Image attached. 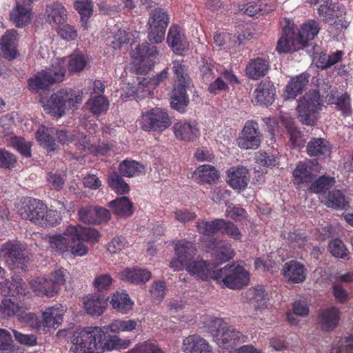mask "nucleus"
<instances>
[{"instance_id":"1","label":"nucleus","mask_w":353,"mask_h":353,"mask_svg":"<svg viewBox=\"0 0 353 353\" xmlns=\"http://www.w3.org/2000/svg\"><path fill=\"white\" fill-rule=\"evenodd\" d=\"M99 326H90L74 331L71 336L68 353H103L114 350H124L131 345V341L118 336H108Z\"/></svg>"},{"instance_id":"2","label":"nucleus","mask_w":353,"mask_h":353,"mask_svg":"<svg viewBox=\"0 0 353 353\" xmlns=\"http://www.w3.org/2000/svg\"><path fill=\"white\" fill-rule=\"evenodd\" d=\"M99 237V232L94 228L79 225H68L62 234L49 236L48 243L50 248L54 252L81 257L88 253V248L83 242L95 243Z\"/></svg>"},{"instance_id":"3","label":"nucleus","mask_w":353,"mask_h":353,"mask_svg":"<svg viewBox=\"0 0 353 353\" xmlns=\"http://www.w3.org/2000/svg\"><path fill=\"white\" fill-rule=\"evenodd\" d=\"M82 101V93L72 89L59 90L49 98H41L40 100L44 110L57 117H61L68 110L76 109Z\"/></svg>"},{"instance_id":"4","label":"nucleus","mask_w":353,"mask_h":353,"mask_svg":"<svg viewBox=\"0 0 353 353\" xmlns=\"http://www.w3.org/2000/svg\"><path fill=\"white\" fill-rule=\"evenodd\" d=\"M172 64L175 79L170 97V105L175 110L184 112L189 103L187 90L192 88V84L185 65L178 60L173 61Z\"/></svg>"},{"instance_id":"5","label":"nucleus","mask_w":353,"mask_h":353,"mask_svg":"<svg viewBox=\"0 0 353 353\" xmlns=\"http://www.w3.org/2000/svg\"><path fill=\"white\" fill-rule=\"evenodd\" d=\"M206 329L210 332L214 341L223 348H233L238 343L245 341L243 334L228 325L223 319L209 317L205 322Z\"/></svg>"},{"instance_id":"6","label":"nucleus","mask_w":353,"mask_h":353,"mask_svg":"<svg viewBox=\"0 0 353 353\" xmlns=\"http://www.w3.org/2000/svg\"><path fill=\"white\" fill-rule=\"evenodd\" d=\"M66 58H57L50 67L37 73L28 79V88L34 92L47 90L53 83L63 81Z\"/></svg>"},{"instance_id":"7","label":"nucleus","mask_w":353,"mask_h":353,"mask_svg":"<svg viewBox=\"0 0 353 353\" xmlns=\"http://www.w3.org/2000/svg\"><path fill=\"white\" fill-rule=\"evenodd\" d=\"M66 270L58 268L42 278L30 281L32 292L39 296L53 297L58 294L60 287L65 283Z\"/></svg>"},{"instance_id":"8","label":"nucleus","mask_w":353,"mask_h":353,"mask_svg":"<svg viewBox=\"0 0 353 353\" xmlns=\"http://www.w3.org/2000/svg\"><path fill=\"white\" fill-rule=\"evenodd\" d=\"M322 106L323 100L319 91L305 93L298 101L296 112L299 121L304 125H314L317 121V114Z\"/></svg>"},{"instance_id":"9","label":"nucleus","mask_w":353,"mask_h":353,"mask_svg":"<svg viewBox=\"0 0 353 353\" xmlns=\"http://www.w3.org/2000/svg\"><path fill=\"white\" fill-rule=\"evenodd\" d=\"M215 281L223 288L237 290L248 284L250 274L241 265H226L223 268L217 270Z\"/></svg>"},{"instance_id":"10","label":"nucleus","mask_w":353,"mask_h":353,"mask_svg":"<svg viewBox=\"0 0 353 353\" xmlns=\"http://www.w3.org/2000/svg\"><path fill=\"white\" fill-rule=\"evenodd\" d=\"M138 123L145 132H163L171 125L172 121L166 110L157 108L143 112Z\"/></svg>"},{"instance_id":"11","label":"nucleus","mask_w":353,"mask_h":353,"mask_svg":"<svg viewBox=\"0 0 353 353\" xmlns=\"http://www.w3.org/2000/svg\"><path fill=\"white\" fill-rule=\"evenodd\" d=\"M318 11L323 21L333 25L337 30L345 29L349 25L345 17V8L333 0H325Z\"/></svg>"},{"instance_id":"12","label":"nucleus","mask_w":353,"mask_h":353,"mask_svg":"<svg viewBox=\"0 0 353 353\" xmlns=\"http://www.w3.org/2000/svg\"><path fill=\"white\" fill-rule=\"evenodd\" d=\"M16 208L22 219L43 225L46 205L41 201L30 198L22 199L17 203Z\"/></svg>"},{"instance_id":"13","label":"nucleus","mask_w":353,"mask_h":353,"mask_svg":"<svg viewBox=\"0 0 353 353\" xmlns=\"http://www.w3.org/2000/svg\"><path fill=\"white\" fill-rule=\"evenodd\" d=\"M0 256L11 268L23 269L25 263L28 261L25 245L18 241H8L3 244Z\"/></svg>"},{"instance_id":"14","label":"nucleus","mask_w":353,"mask_h":353,"mask_svg":"<svg viewBox=\"0 0 353 353\" xmlns=\"http://www.w3.org/2000/svg\"><path fill=\"white\" fill-rule=\"evenodd\" d=\"M281 35L278 40L276 50L279 53H292L303 48L296 32V25L290 21H285Z\"/></svg>"},{"instance_id":"15","label":"nucleus","mask_w":353,"mask_h":353,"mask_svg":"<svg viewBox=\"0 0 353 353\" xmlns=\"http://www.w3.org/2000/svg\"><path fill=\"white\" fill-rule=\"evenodd\" d=\"M168 22V15L162 9H156L150 14L148 21V34L152 43H159L164 39Z\"/></svg>"},{"instance_id":"16","label":"nucleus","mask_w":353,"mask_h":353,"mask_svg":"<svg viewBox=\"0 0 353 353\" xmlns=\"http://www.w3.org/2000/svg\"><path fill=\"white\" fill-rule=\"evenodd\" d=\"M174 251L176 258L170 262V267L174 271H180L193 260L196 250L192 242L180 240L175 243Z\"/></svg>"},{"instance_id":"17","label":"nucleus","mask_w":353,"mask_h":353,"mask_svg":"<svg viewBox=\"0 0 353 353\" xmlns=\"http://www.w3.org/2000/svg\"><path fill=\"white\" fill-rule=\"evenodd\" d=\"M65 308L61 304L48 307L42 312L41 320L38 321L34 327L43 332L57 328L63 321Z\"/></svg>"},{"instance_id":"18","label":"nucleus","mask_w":353,"mask_h":353,"mask_svg":"<svg viewBox=\"0 0 353 353\" xmlns=\"http://www.w3.org/2000/svg\"><path fill=\"white\" fill-rule=\"evenodd\" d=\"M261 143L260 132L258 124L252 121L245 123L237 139V144L242 149H256Z\"/></svg>"},{"instance_id":"19","label":"nucleus","mask_w":353,"mask_h":353,"mask_svg":"<svg viewBox=\"0 0 353 353\" xmlns=\"http://www.w3.org/2000/svg\"><path fill=\"white\" fill-rule=\"evenodd\" d=\"M185 267L190 274L202 280L213 279L215 281V275L218 269L213 264L206 261L202 259L192 260Z\"/></svg>"},{"instance_id":"20","label":"nucleus","mask_w":353,"mask_h":353,"mask_svg":"<svg viewBox=\"0 0 353 353\" xmlns=\"http://www.w3.org/2000/svg\"><path fill=\"white\" fill-rule=\"evenodd\" d=\"M245 297L252 305L256 314L268 309L270 303L267 292L262 285L249 288L245 292Z\"/></svg>"},{"instance_id":"21","label":"nucleus","mask_w":353,"mask_h":353,"mask_svg":"<svg viewBox=\"0 0 353 353\" xmlns=\"http://www.w3.org/2000/svg\"><path fill=\"white\" fill-rule=\"evenodd\" d=\"M44 17L52 28L58 29L67 21L68 12L61 3L52 2L46 5Z\"/></svg>"},{"instance_id":"22","label":"nucleus","mask_w":353,"mask_h":353,"mask_svg":"<svg viewBox=\"0 0 353 353\" xmlns=\"http://www.w3.org/2000/svg\"><path fill=\"white\" fill-rule=\"evenodd\" d=\"M172 129L176 138L182 141H193L200 134L199 128L195 121L181 120L174 124Z\"/></svg>"},{"instance_id":"23","label":"nucleus","mask_w":353,"mask_h":353,"mask_svg":"<svg viewBox=\"0 0 353 353\" xmlns=\"http://www.w3.org/2000/svg\"><path fill=\"white\" fill-rule=\"evenodd\" d=\"M182 350L184 353H212L213 352L209 343L196 334L190 335L183 339Z\"/></svg>"},{"instance_id":"24","label":"nucleus","mask_w":353,"mask_h":353,"mask_svg":"<svg viewBox=\"0 0 353 353\" xmlns=\"http://www.w3.org/2000/svg\"><path fill=\"white\" fill-rule=\"evenodd\" d=\"M28 293L26 285L19 276H13L11 281L0 282V294L3 296H26Z\"/></svg>"},{"instance_id":"25","label":"nucleus","mask_w":353,"mask_h":353,"mask_svg":"<svg viewBox=\"0 0 353 353\" xmlns=\"http://www.w3.org/2000/svg\"><path fill=\"white\" fill-rule=\"evenodd\" d=\"M112 34V37H109L108 39L110 40V45L114 50L120 49L128 43L132 44L139 38V32L130 28H115Z\"/></svg>"},{"instance_id":"26","label":"nucleus","mask_w":353,"mask_h":353,"mask_svg":"<svg viewBox=\"0 0 353 353\" xmlns=\"http://www.w3.org/2000/svg\"><path fill=\"white\" fill-rule=\"evenodd\" d=\"M228 183L234 190H244L248 185L250 176L248 170L243 166L232 167L228 170Z\"/></svg>"},{"instance_id":"27","label":"nucleus","mask_w":353,"mask_h":353,"mask_svg":"<svg viewBox=\"0 0 353 353\" xmlns=\"http://www.w3.org/2000/svg\"><path fill=\"white\" fill-rule=\"evenodd\" d=\"M282 271L284 278L294 283H302L306 279V268L302 263L294 260L285 263Z\"/></svg>"},{"instance_id":"28","label":"nucleus","mask_w":353,"mask_h":353,"mask_svg":"<svg viewBox=\"0 0 353 353\" xmlns=\"http://www.w3.org/2000/svg\"><path fill=\"white\" fill-rule=\"evenodd\" d=\"M340 312L335 307L326 308L319 312L317 317V324L324 331H332L339 324Z\"/></svg>"},{"instance_id":"29","label":"nucleus","mask_w":353,"mask_h":353,"mask_svg":"<svg viewBox=\"0 0 353 353\" xmlns=\"http://www.w3.org/2000/svg\"><path fill=\"white\" fill-rule=\"evenodd\" d=\"M167 42L173 52L177 54L181 55L188 50V41L178 26H172L169 29L167 37Z\"/></svg>"},{"instance_id":"30","label":"nucleus","mask_w":353,"mask_h":353,"mask_svg":"<svg viewBox=\"0 0 353 353\" xmlns=\"http://www.w3.org/2000/svg\"><path fill=\"white\" fill-rule=\"evenodd\" d=\"M17 41L18 34L14 30H8L1 37L0 48L4 58L8 60H13L17 57Z\"/></svg>"},{"instance_id":"31","label":"nucleus","mask_w":353,"mask_h":353,"mask_svg":"<svg viewBox=\"0 0 353 353\" xmlns=\"http://www.w3.org/2000/svg\"><path fill=\"white\" fill-rule=\"evenodd\" d=\"M316 167L314 170L318 172L319 168L316 161H309L305 162H300L297 164L293 172L294 181L296 184L311 182L314 178L312 173V166Z\"/></svg>"},{"instance_id":"32","label":"nucleus","mask_w":353,"mask_h":353,"mask_svg":"<svg viewBox=\"0 0 353 353\" xmlns=\"http://www.w3.org/2000/svg\"><path fill=\"white\" fill-rule=\"evenodd\" d=\"M83 308L85 312L92 316H99L106 308V303L97 294H89L83 299Z\"/></svg>"},{"instance_id":"33","label":"nucleus","mask_w":353,"mask_h":353,"mask_svg":"<svg viewBox=\"0 0 353 353\" xmlns=\"http://www.w3.org/2000/svg\"><path fill=\"white\" fill-rule=\"evenodd\" d=\"M321 200L327 207L336 210H344L349 205V201L339 190L324 192L321 196Z\"/></svg>"},{"instance_id":"34","label":"nucleus","mask_w":353,"mask_h":353,"mask_svg":"<svg viewBox=\"0 0 353 353\" xmlns=\"http://www.w3.org/2000/svg\"><path fill=\"white\" fill-rule=\"evenodd\" d=\"M279 118L290 135V139L292 146L294 148L303 147L305 141L301 132L299 131L295 126L294 119L288 113H282Z\"/></svg>"},{"instance_id":"35","label":"nucleus","mask_w":353,"mask_h":353,"mask_svg":"<svg viewBox=\"0 0 353 353\" xmlns=\"http://www.w3.org/2000/svg\"><path fill=\"white\" fill-rule=\"evenodd\" d=\"M140 325L134 319H115L109 325L99 327L104 332L119 334L121 332H132L137 330Z\"/></svg>"},{"instance_id":"36","label":"nucleus","mask_w":353,"mask_h":353,"mask_svg":"<svg viewBox=\"0 0 353 353\" xmlns=\"http://www.w3.org/2000/svg\"><path fill=\"white\" fill-rule=\"evenodd\" d=\"M275 94L276 88L270 81L260 83L254 90L255 99L261 104H272L274 101Z\"/></svg>"},{"instance_id":"37","label":"nucleus","mask_w":353,"mask_h":353,"mask_svg":"<svg viewBox=\"0 0 353 353\" xmlns=\"http://www.w3.org/2000/svg\"><path fill=\"white\" fill-rule=\"evenodd\" d=\"M215 167L204 164L199 166L192 173V178L198 183H211L219 179Z\"/></svg>"},{"instance_id":"38","label":"nucleus","mask_w":353,"mask_h":353,"mask_svg":"<svg viewBox=\"0 0 353 353\" xmlns=\"http://www.w3.org/2000/svg\"><path fill=\"white\" fill-rule=\"evenodd\" d=\"M269 68L270 65L266 59L256 58L249 61L245 73L250 79L257 80L266 74Z\"/></svg>"},{"instance_id":"39","label":"nucleus","mask_w":353,"mask_h":353,"mask_svg":"<svg viewBox=\"0 0 353 353\" xmlns=\"http://www.w3.org/2000/svg\"><path fill=\"white\" fill-rule=\"evenodd\" d=\"M110 303L114 310L123 314L128 313L134 305V302L125 292H116L112 294Z\"/></svg>"},{"instance_id":"40","label":"nucleus","mask_w":353,"mask_h":353,"mask_svg":"<svg viewBox=\"0 0 353 353\" xmlns=\"http://www.w3.org/2000/svg\"><path fill=\"white\" fill-rule=\"evenodd\" d=\"M119 278L123 281L140 284L151 278V273L147 270L140 268H126L119 274Z\"/></svg>"},{"instance_id":"41","label":"nucleus","mask_w":353,"mask_h":353,"mask_svg":"<svg viewBox=\"0 0 353 353\" xmlns=\"http://www.w3.org/2000/svg\"><path fill=\"white\" fill-rule=\"evenodd\" d=\"M308 82V77L305 74H301L292 79L286 85L284 97L286 99H295L305 88Z\"/></svg>"},{"instance_id":"42","label":"nucleus","mask_w":353,"mask_h":353,"mask_svg":"<svg viewBox=\"0 0 353 353\" xmlns=\"http://www.w3.org/2000/svg\"><path fill=\"white\" fill-rule=\"evenodd\" d=\"M245 37L232 34L227 32H216L214 36V43L219 47H223L225 50H230L240 45Z\"/></svg>"},{"instance_id":"43","label":"nucleus","mask_w":353,"mask_h":353,"mask_svg":"<svg viewBox=\"0 0 353 353\" xmlns=\"http://www.w3.org/2000/svg\"><path fill=\"white\" fill-rule=\"evenodd\" d=\"M31 8L30 6L17 3L10 12V19L19 28L28 24L31 20Z\"/></svg>"},{"instance_id":"44","label":"nucleus","mask_w":353,"mask_h":353,"mask_svg":"<svg viewBox=\"0 0 353 353\" xmlns=\"http://www.w3.org/2000/svg\"><path fill=\"white\" fill-rule=\"evenodd\" d=\"M307 152L310 156L327 157L330 154L331 146L327 141L315 138L307 143Z\"/></svg>"},{"instance_id":"45","label":"nucleus","mask_w":353,"mask_h":353,"mask_svg":"<svg viewBox=\"0 0 353 353\" xmlns=\"http://www.w3.org/2000/svg\"><path fill=\"white\" fill-rule=\"evenodd\" d=\"M319 30V24L314 20H309L301 26L296 33L301 41H303V48L310 41L314 39Z\"/></svg>"},{"instance_id":"46","label":"nucleus","mask_w":353,"mask_h":353,"mask_svg":"<svg viewBox=\"0 0 353 353\" xmlns=\"http://www.w3.org/2000/svg\"><path fill=\"white\" fill-rule=\"evenodd\" d=\"M212 253V256L214 258L218 263H222L228 261L234 256V250L230 246L224 245L221 241H214L210 245Z\"/></svg>"},{"instance_id":"47","label":"nucleus","mask_w":353,"mask_h":353,"mask_svg":"<svg viewBox=\"0 0 353 353\" xmlns=\"http://www.w3.org/2000/svg\"><path fill=\"white\" fill-rule=\"evenodd\" d=\"M54 132L55 130L53 128L41 125L36 133L37 140L49 151H54L56 149L55 141L52 137Z\"/></svg>"},{"instance_id":"48","label":"nucleus","mask_w":353,"mask_h":353,"mask_svg":"<svg viewBox=\"0 0 353 353\" xmlns=\"http://www.w3.org/2000/svg\"><path fill=\"white\" fill-rule=\"evenodd\" d=\"M120 173L125 177H134L145 172L143 165L134 160H124L119 165Z\"/></svg>"},{"instance_id":"49","label":"nucleus","mask_w":353,"mask_h":353,"mask_svg":"<svg viewBox=\"0 0 353 353\" xmlns=\"http://www.w3.org/2000/svg\"><path fill=\"white\" fill-rule=\"evenodd\" d=\"M86 106L93 114L99 116L108 111L109 101L101 94L91 96L86 103Z\"/></svg>"},{"instance_id":"50","label":"nucleus","mask_w":353,"mask_h":353,"mask_svg":"<svg viewBox=\"0 0 353 353\" xmlns=\"http://www.w3.org/2000/svg\"><path fill=\"white\" fill-rule=\"evenodd\" d=\"M157 53V51L155 46L148 48L145 45H139L132 51V57L134 60L135 64L145 65L148 63L149 57L154 56Z\"/></svg>"},{"instance_id":"51","label":"nucleus","mask_w":353,"mask_h":353,"mask_svg":"<svg viewBox=\"0 0 353 353\" xmlns=\"http://www.w3.org/2000/svg\"><path fill=\"white\" fill-rule=\"evenodd\" d=\"M223 224H225L224 219H214L212 221L202 220L196 222V228L200 234L204 236H211L221 232Z\"/></svg>"},{"instance_id":"52","label":"nucleus","mask_w":353,"mask_h":353,"mask_svg":"<svg viewBox=\"0 0 353 353\" xmlns=\"http://www.w3.org/2000/svg\"><path fill=\"white\" fill-rule=\"evenodd\" d=\"M110 206L119 216H130L133 212L132 203L125 196L111 201Z\"/></svg>"},{"instance_id":"53","label":"nucleus","mask_w":353,"mask_h":353,"mask_svg":"<svg viewBox=\"0 0 353 353\" xmlns=\"http://www.w3.org/2000/svg\"><path fill=\"white\" fill-rule=\"evenodd\" d=\"M88 62L86 57L81 52H74L68 57V70L74 73L82 71Z\"/></svg>"},{"instance_id":"54","label":"nucleus","mask_w":353,"mask_h":353,"mask_svg":"<svg viewBox=\"0 0 353 353\" xmlns=\"http://www.w3.org/2000/svg\"><path fill=\"white\" fill-rule=\"evenodd\" d=\"M74 7L81 15L82 26L85 29H88V19L92 14L93 6L92 2L90 0H76Z\"/></svg>"},{"instance_id":"55","label":"nucleus","mask_w":353,"mask_h":353,"mask_svg":"<svg viewBox=\"0 0 353 353\" xmlns=\"http://www.w3.org/2000/svg\"><path fill=\"white\" fill-rule=\"evenodd\" d=\"M108 186L117 194H124L129 192L127 183L116 172L111 173L108 179Z\"/></svg>"},{"instance_id":"56","label":"nucleus","mask_w":353,"mask_h":353,"mask_svg":"<svg viewBox=\"0 0 353 353\" xmlns=\"http://www.w3.org/2000/svg\"><path fill=\"white\" fill-rule=\"evenodd\" d=\"M334 183V178L322 176L312 183L310 190L312 192L321 194L322 195L324 192H327L326 190L333 186Z\"/></svg>"},{"instance_id":"57","label":"nucleus","mask_w":353,"mask_h":353,"mask_svg":"<svg viewBox=\"0 0 353 353\" xmlns=\"http://www.w3.org/2000/svg\"><path fill=\"white\" fill-rule=\"evenodd\" d=\"M56 135L57 139L60 143L63 145H68L69 143H74L79 150H81L79 148L80 143H83L84 139H86V136L83 134H73L72 136L69 137L67 132L64 130L57 131Z\"/></svg>"},{"instance_id":"58","label":"nucleus","mask_w":353,"mask_h":353,"mask_svg":"<svg viewBox=\"0 0 353 353\" xmlns=\"http://www.w3.org/2000/svg\"><path fill=\"white\" fill-rule=\"evenodd\" d=\"M327 101L330 103L335 104L343 114H349L350 112V99L347 94H343L336 97L332 94L330 96L328 95L327 97Z\"/></svg>"},{"instance_id":"59","label":"nucleus","mask_w":353,"mask_h":353,"mask_svg":"<svg viewBox=\"0 0 353 353\" xmlns=\"http://www.w3.org/2000/svg\"><path fill=\"white\" fill-rule=\"evenodd\" d=\"M125 353H165L152 341H145L137 344L132 349Z\"/></svg>"},{"instance_id":"60","label":"nucleus","mask_w":353,"mask_h":353,"mask_svg":"<svg viewBox=\"0 0 353 353\" xmlns=\"http://www.w3.org/2000/svg\"><path fill=\"white\" fill-rule=\"evenodd\" d=\"M19 312V305L10 299H3L0 304V316L8 318L18 314Z\"/></svg>"},{"instance_id":"61","label":"nucleus","mask_w":353,"mask_h":353,"mask_svg":"<svg viewBox=\"0 0 353 353\" xmlns=\"http://www.w3.org/2000/svg\"><path fill=\"white\" fill-rule=\"evenodd\" d=\"M9 143L11 146L16 148L23 156L30 157L31 143L26 141L23 138L19 137H12L9 139Z\"/></svg>"},{"instance_id":"62","label":"nucleus","mask_w":353,"mask_h":353,"mask_svg":"<svg viewBox=\"0 0 353 353\" xmlns=\"http://www.w3.org/2000/svg\"><path fill=\"white\" fill-rule=\"evenodd\" d=\"M14 351L10 334L6 330L0 329V353H13Z\"/></svg>"},{"instance_id":"63","label":"nucleus","mask_w":353,"mask_h":353,"mask_svg":"<svg viewBox=\"0 0 353 353\" xmlns=\"http://www.w3.org/2000/svg\"><path fill=\"white\" fill-rule=\"evenodd\" d=\"M112 281L113 279L109 274H101L95 276L92 285L97 291L103 292L109 289Z\"/></svg>"},{"instance_id":"64","label":"nucleus","mask_w":353,"mask_h":353,"mask_svg":"<svg viewBox=\"0 0 353 353\" xmlns=\"http://www.w3.org/2000/svg\"><path fill=\"white\" fill-rule=\"evenodd\" d=\"M328 250L332 255L336 258L343 259L348 254L345 245L339 239H334L330 243Z\"/></svg>"}]
</instances>
